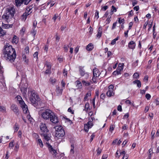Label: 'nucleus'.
<instances>
[{"instance_id": "nucleus-1", "label": "nucleus", "mask_w": 159, "mask_h": 159, "mask_svg": "<svg viewBox=\"0 0 159 159\" xmlns=\"http://www.w3.org/2000/svg\"><path fill=\"white\" fill-rule=\"evenodd\" d=\"M4 58L11 62L14 61L16 57V53L14 48L9 43H6L4 46L3 50Z\"/></svg>"}, {"instance_id": "nucleus-2", "label": "nucleus", "mask_w": 159, "mask_h": 159, "mask_svg": "<svg viewBox=\"0 0 159 159\" xmlns=\"http://www.w3.org/2000/svg\"><path fill=\"white\" fill-rule=\"evenodd\" d=\"M15 10L13 7H10L7 9L6 12L2 16V20L8 23L14 16Z\"/></svg>"}, {"instance_id": "nucleus-3", "label": "nucleus", "mask_w": 159, "mask_h": 159, "mask_svg": "<svg viewBox=\"0 0 159 159\" xmlns=\"http://www.w3.org/2000/svg\"><path fill=\"white\" fill-rule=\"evenodd\" d=\"M28 95L30 102L33 104L36 105L38 104L39 100V98L38 95L35 93L34 90H29Z\"/></svg>"}, {"instance_id": "nucleus-4", "label": "nucleus", "mask_w": 159, "mask_h": 159, "mask_svg": "<svg viewBox=\"0 0 159 159\" xmlns=\"http://www.w3.org/2000/svg\"><path fill=\"white\" fill-rule=\"evenodd\" d=\"M19 87L22 94L25 98H26L28 84L26 83V79L25 78L22 79L21 82L20 84Z\"/></svg>"}, {"instance_id": "nucleus-5", "label": "nucleus", "mask_w": 159, "mask_h": 159, "mask_svg": "<svg viewBox=\"0 0 159 159\" xmlns=\"http://www.w3.org/2000/svg\"><path fill=\"white\" fill-rule=\"evenodd\" d=\"M54 128L55 130V136L57 139L63 137L65 134V131L61 126H56Z\"/></svg>"}, {"instance_id": "nucleus-6", "label": "nucleus", "mask_w": 159, "mask_h": 159, "mask_svg": "<svg viewBox=\"0 0 159 159\" xmlns=\"http://www.w3.org/2000/svg\"><path fill=\"white\" fill-rule=\"evenodd\" d=\"M16 98L23 109L24 113L25 114L29 113L27 106L25 104L21 97L20 96L18 95L16 97Z\"/></svg>"}, {"instance_id": "nucleus-7", "label": "nucleus", "mask_w": 159, "mask_h": 159, "mask_svg": "<svg viewBox=\"0 0 159 159\" xmlns=\"http://www.w3.org/2000/svg\"><path fill=\"white\" fill-rule=\"evenodd\" d=\"M94 119V118L90 117L89 119V121L87 123L84 124V129L86 132H88L89 129L91 128L93 126V125L92 122L93 120Z\"/></svg>"}, {"instance_id": "nucleus-8", "label": "nucleus", "mask_w": 159, "mask_h": 159, "mask_svg": "<svg viewBox=\"0 0 159 159\" xmlns=\"http://www.w3.org/2000/svg\"><path fill=\"white\" fill-rule=\"evenodd\" d=\"M53 112L50 110H46L41 114V116L45 120H49Z\"/></svg>"}, {"instance_id": "nucleus-9", "label": "nucleus", "mask_w": 159, "mask_h": 159, "mask_svg": "<svg viewBox=\"0 0 159 159\" xmlns=\"http://www.w3.org/2000/svg\"><path fill=\"white\" fill-rule=\"evenodd\" d=\"M101 74L100 72L97 68L94 69L93 70V77L92 80L93 83H96L97 81Z\"/></svg>"}, {"instance_id": "nucleus-10", "label": "nucleus", "mask_w": 159, "mask_h": 159, "mask_svg": "<svg viewBox=\"0 0 159 159\" xmlns=\"http://www.w3.org/2000/svg\"><path fill=\"white\" fill-rule=\"evenodd\" d=\"M32 0H15V5L16 7H20L23 3L25 5H27Z\"/></svg>"}, {"instance_id": "nucleus-11", "label": "nucleus", "mask_w": 159, "mask_h": 159, "mask_svg": "<svg viewBox=\"0 0 159 159\" xmlns=\"http://www.w3.org/2000/svg\"><path fill=\"white\" fill-rule=\"evenodd\" d=\"M50 121L53 124H56L59 122L58 117L53 112H52L49 118Z\"/></svg>"}, {"instance_id": "nucleus-12", "label": "nucleus", "mask_w": 159, "mask_h": 159, "mask_svg": "<svg viewBox=\"0 0 159 159\" xmlns=\"http://www.w3.org/2000/svg\"><path fill=\"white\" fill-rule=\"evenodd\" d=\"M114 86L112 85H110L108 87V90L106 93L107 96L111 97L114 95Z\"/></svg>"}, {"instance_id": "nucleus-13", "label": "nucleus", "mask_w": 159, "mask_h": 159, "mask_svg": "<svg viewBox=\"0 0 159 159\" xmlns=\"http://www.w3.org/2000/svg\"><path fill=\"white\" fill-rule=\"evenodd\" d=\"M47 146L49 151L53 156L54 157H56L57 154L56 150L53 148L52 146L48 143H47Z\"/></svg>"}, {"instance_id": "nucleus-14", "label": "nucleus", "mask_w": 159, "mask_h": 159, "mask_svg": "<svg viewBox=\"0 0 159 159\" xmlns=\"http://www.w3.org/2000/svg\"><path fill=\"white\" fill-rule=\"evenodd\" d=\"M40 130L43 133H46L48 131L46 124L44 123H41L40 125Z\"/></svg>"}, {"instance_id": "nucleus-15", "label": "nucleus", "mask_w": 159, "mask_h": 159, "mask_svg": "<svg viewBox=\"0 0 159 159\" xmlns=\"http://www.w3.org/2000/svg\"><path fill=\"white\" fill-rule=\"evenodd\" d=\"M11 109L16 115L19 114L18 109L16 105L14 104L12 105L11 107Z\"/></svg>"}, {"instance_id": "nucleus-16", "label": "nucleus", "mask_w": 159, "mask_h": 159, "mask_svg": "<svg viewBox=\"0 0 159 159\" xmlns=\"http://www.w3.org/2000/svg\"><path fill=\"white\" fill-rule=\"evenodd\" d=\"M128 46L129 49H134L136 46V43L134 41H131L129 43Z\"/></svg>"}, {"instance_id": "nucleus-17", "label": "nucleus", "mask_w": 159, "mask_h": 159, "mask_svg": "<svg viewBox=\"0 0 159 159\" xmlns=\"http://www.w3.org/2000/svg\"><path fill=\"white\" fill-rule=\"evenodd\" d=\"M63 90V89H60L59 87H56V92L57 95H61L62 91Z\"/></svg>"}, {"instance_id": "nucleus-18", "label": "nucleus", "mask_w": 159, "mask_h": 159, "mask_svg": "<svg viewBox=\"0 0 159 159\" xmlns=\"http://www.w3.org/2000/svg\"><path fill=\"white\" fill-rule=\"evenodd\" d=\"M93 48V45L91 43H89L86 46V49L88 51H91Z\"/></svg>"}, {"instance_id": "nucleus-19", "label": "nucleus", "mask_w": 159, "mask_h": 159, "mask_svg": "<svg viewBox=\"0 0 159 159\" xmlns=\"http://www.w3.org/2000/svg\"><path fill=\"white\" fill-rule=\"evenodd\" d=\"M79 71L80 73V74L82 76H83L84 75V74L86 73L84 69L82 67H79Z\"/></svg>"}, {"instance_id": "nucleus-20", "label": "nucleus", "mask_w": 159, "mask_h": 159, "mask_svg": "<svg viewBox=\"0 0 159 159\" xmlns=\"http://www.w3.org/2000/svg\"><path fill=\"white\" fill-rule=\"evenodd\" d=\"M31 13V12H27V11H25V12L23 13L22 16L23 17V19H24L25 20L27 18V16L30 14Z\"/></svg>"}, {"instance_id": "nucleus-21", "label": "nucleus", "mask_w": 159, "mask_h": 159, "mask_svg": "<svg viewBox=\"0 0 159 159\" xmlns=\"http://www.w3.org/2000/svg\"><path fill=\"white\" fill-rule=\"evenodd\" d=\"M18 42V38L16 35H14L12 40V42L13 43L16 44Z\"/></svg>"}, {"instance_id": "nucleus-22", "label": "nucleus", "mask_w": 159, "mask_h": 159, "mask_svg": "<svg viewBox=\"0 0 159 159\" xmlns=\"http://www.w3.org/2000/svg\"><path fill=\"white\" fill-rule=\"evenodd\" d=\"M82 83L84 86H88L91 85V83H92V82L91 81L90 82H89L88 81H86L84 80H83L82 81Z\"/></svg>"}, {"instance_id": "nucleus-23", "label": "nucleus", "mask_w": 159, "mask_h": 159, "mask_svg": "<svg viewBox=\"0 0 159 159\" xmlns=\"http://www.w3.org/2000/svg\"><path fill=\"white\" fill-rule=\"evenodd\" d=\"M134 84H136L138 88H140L141 86V83L140 81L139 80H136L133 82Z\"/></svg>"}, {"instance_id": "nucleus-24", "label": "nucleus", "mask_w": 159, "mask_h": 159, "mask_svg": "<svg viewBox=\"0 0 159 159\" xmlns=\"http://www.w3.org/2000/svg\"><path fill=\"white\" fill-rule=\"evenodd\" d=\"M75 83L76 85V86L78 89H81L82 88V83H81L80 81L78 80L75 82Z\"/></svg>"}, {"instance_id": "nucleus-25", "label": "nucleus", "mask_w": 159, "mask_h": 159, "mask_svg": "<svg viewBox=\"0 0 159 159\" xmlns=\"http://www.w3.org/2000/svg\"><path fill=\"white\" fill-rule=\"evenodd\" d=\"M37 143L40 147L41 148L43 147V145L41 139H38L37 140Z\"/></svg>"}, {"instance_id": "nucleus-26", "label": "nucleus", "mask_w": 159, "mask_h": 159, "mask_svg": "<svg viewBox=\"0 0 159 159\" xmlns=\"http://www.w3.org/2000/svg\"><path fill=\"white\" fill-rule=\"evenodd\" d=\"M124 66V64H120V63L119 64L118 66L117 67V70L120 71L121 72L123 70V66Z\"/></svg>"}, {"instance_id": "nucleus-27", "label": "nucleus", "mask_w": 159, "mask_h": 159, "mask_svg": "<svg viewBox=\"0 0 159 159\" xmlns=\"http://www.w3.org/2000/svg\"><path fill=\"white\" fill-rule=\"evenodd\" d=\"M6 34V32L0 27V37L3 36Z\"/></svg>"}, {"instance_id": "nucleus-28", "label": "nucleus", "mask_w": 159, "mask_h": 159, "mask_svg": "<svg viewBox=\"0 0 159 159\" xmlns=\"http://www.w3.org/2000/svg\"><path fill=\"white\" fill-rule=\"evenodd\" d=\"M19 129V126L18 124L17 123H16L13 127V129L14 130V132H17Z\"/></svg>"}, {"instance_id": "nucleus-29", "label": "nucleus", "mask_w": 159, "mask_h": 159, "mask_svg": "<svg viewBox=\"0 0 159 159\" xmlns=\"http://www.w3.org/2000/svg\"><path fill=\"white\" fill-rule=\"evenodd\" d=\"M71 149L70 150V153L71 155H73L74 153V147L73 144H71Z\"/></svg>"}, {"instance_id": "nucleus-30", "label": "nucleus", "mask_w": 159, "mask_h": 159, "mask_svg": "<svg viewBox=\"0 0 159 159\" xmlns=\"http://www.w3.org/2000/svg\"><path fill=\"white\" fill-rule=\"evenodd\" d=\"M119 39V37L118 36L116 38L112 40L111 41V43H110L111 45H114L116 43V41L118 40Z\"/></svg>"}, {"instance_id": "nucleus-31", "label": "nucleus", "mask_w": 159, "mask_h": 159, "mask_svg": "<svg viewBox=\"0 0 159 159\" xmlns=\"http://www.w3.org/2000/svg\"><path fill=\"white\" fill-rule=\"evenodd\" d=\"M43 136L44 139L45 141H48L50 140L51 139L50 137L48 136L46 134H43Z\"/></svg>"}, {"instance_id": "nucleus-32", "label": "nucleus", "mask_w": 159, "mask_h": 159, "mask_svg": "<svg viewBox=\"0 0 159 159\" xmlns=\"http://www.w3.org/2000/svg\"><path fill=\"white\" fill-rule=\"evenodd\" d=\"M91 96V93L90 92H89L87 93L85 96L84 99V101H86L88 100V97L90 96Z\"/></svg>"}, {"instance_id": "nucleus-33", "label": "nucleus", "mask_w": 159, "mask_h": 159, "mask_svg": "<svg viewBox=\"0 0 159 159\" xmlns=\"http://www.w3.org/2000/svg\"><path fill=\"white\" fill-rule=\"evenodd\" d=\"M45 65L47 68H51V64L48 61L46 62Z\"/></svg>"}, {"instance_id": "nucleus-34", "label": "nucleus", "mask_w": 159, "mask_h": 159, "mask_svg": "<svg viewBox=\"0 0 159 159\" xmlns=\"http://www.w3.org/2000/svg\"><path fill=\"white\" fill-rule=\"evenodd\" d=\"M25 30V28L24 27H22V28L21 29V30L20 31V34L21 35H23L24 34Z\"/></svg>"}, {"instance_id": "nucleus-35", "label": "nucleus", "mask_w": 159, "mask_h": 159, "mask_svg": "<svg viewBox=\"0 0 159 159\" xmlns=\"http://www.w3.org/2000/svg\"><path fill=\"white\" fill-rule=\"evenodd\" d=\"M111 16H108V17L107 18L106 20V24H108L110 23V22L111 21Z\"/></svg>"}, {"instance_id": "nucleus-36", "label": "nucleus", "mask_w": 159, "mask_h": 159, "mask_svg": "<svg viewBox=\"0 0 159 159\" xmlns=\"http://www.w3.org/2000/svg\"><path fill=\"white\" fill-rule=\"evenodd\" d=\"M120 74V72L116 69V70L115 71L113 72V74L114 75H118Z\"/></svg>"}, {"instance_id": "nucleus-37", "label": "nucleus", "mask_w": 159, "mask_h": 159, "mask_svg": "<svg viewBox=\"0 0 159 159\" xmlns=\"http://www.w3.org/2000/svg\"><path fill=\"white\" fill-rule=\"evenodd\" d=\"M36 30L35 28H33L32 31H31V33L33 36H34L36 34Z\"/></svg>"}, {"instance_id": "nucleus-38", "label": "nucleus", "mask_w": 159, "mask_h": 159, "mask_svg": "<svg viewBox=\"0 0 159 159\" xmlns=\"http://www.w3.org/2000/svg\"><path fill=\"white\" fill-rule=\"evenodd\" d=\"M133 77L134 78L136 79H138L139 78V75L138 73H135L134 74Z\"/></svg>"}, {"instance_id": "nucleus-39", "label": "nucleus", "mask_w": 159, "mask_h": 159, "mask_svg": "<svg viewBox=\"0 0 159 159\" xmlns=\"http://www.w3.org/2000/svg\"><path fill=\"white\" fill-rule=\"evenodd\" d=\"M102 150L101 148H98L97 150V155H99L101 154L102 152Z\"/></svg>"}, {"instance_id": "nucleus-40", "label": "nucleus", "mask_w": 159, "mask_h": 159, "mask_svg": "<svg viewBox=\"0 0 159 159\" xmlns=\"http://www.w3.org/2000/svg\"><path fill=\"white\" fill-rule=\"evenodd\" d=\"M25 51L26 53L28 54L29 52V47L27 46L25 47Z\"/></svg>"}, {"instance_id": "nucleus-41", "label": "nucleus", "mask_w": 159, "mask_h": 159, "mask_svg": "<svg viewBox=\"0 0 159 159\" xmlns=\"http://www.w3.org/2000/svg\"><path fill=\"white\" fill-rule=\"evenodd\" d=\"M23 61H24L26 63H28V60L26 59V57L25 55H23Z\"/></svg>"}, {"instance_id": "nucleus-42", "label": "nucleus", "mask_w": 159, "mask_h": 159, "mask_svg": "<svg viewBox=\"0 0 159 159\" xmlns=\"http://www.w3.org/2000/svg\"><path fill=\"white\" fill-rule=\"evenodd\" d=\"M139 62V60H137L135 62H134L133 63L132 65L133 66L135 67L138 65V62Z\"/></svg>"}, {"instance_id": "nucleus-43", "label": "nucleus", "mask_w": 159, "mask_h": 159, "mask_svg": "<svg viewBox=\"0 0 159 159\" xmlns=\"http://www.w3.org/2000/svg\"><path fill=\"white\" fill-rule=\"evenodd\" d=\"M19 148V146L18 143H16V144L15 146V147L14 150L16 152L18 151V150Z\"/></svg>"}, {"instance_id": "nucleus-44", "label": "nucleus", "mask_w": 159, "mask_h": 159, "mask_svg": "<svg viewBox=\"0 0 159 159\" xmlns=\"http://www.w3.org/2000/svg\"><path fill=\"white\" fill-rule=\"evenodd\" d=\"M115 128V126L114 125H111L110 126L109 131L112 132V131Z\"/></svg>"}, {"instance_id": "nucleus-45", "label": "nucleus", "mask_w": 159, "mask_h": 159, "mask_svg": "<svg viewBox=\"0 0 159 159\" xmlns=\"http://www.w3.org/2000/svg\"><path fill=\"white\" fill-rule=\"evenodd\" d=\"M155 132L154 131H152L151 132V138L152 139H153L154 138V134H155Z\"/></svg>"}, {"instance_id": "nucleus-46", "label": "nucleus", "mask_w": 159, "mask_h": 159, "mask_svg": "<svg viewBox=\"0 0 159 159\" xmlns=\"http://www.w3.org/2000/svg\"><path fill=\"white\" fill-rule=\"evenodd\" d=\"M6 111V108L5 107L0 106V111Z\"/></svg>"}, {"instance_id": "nucleus-47", "label": "nucleus", "mask_w": 159, "mask_h": 159, "mask_svg": "<svg viewBox=\"0 0 159 159\" xmlns=\"http://www.w3.org/2000/svg\"><path fill=\"white\" fill-rule=\"evenodd\" d=\"M129 116V115L128 113H126L123 116V119H127L128 118Z\"/></svg>"}, {"instance_id": "nucleus-48", "label": "nucleus", "mask_w": 159, "mask_h": 159, "mask_svg": "<svg viewBox=\"0 0 159 159\" xmlns=\"http://www.w3.org/2000/svg\"><path fill=\"white\" fill-rule=\"evenodd\" d=\"M50 82L52 83H54L56 81V80L55 79L50 78Z\"/></svg>"}, {"instance_id": "nucleus-49", "label": "nucleus", "mask_w": 159, "mask_h": 159, "mask_svg": "<svg viewBox=\"0 0 159 159\" xmlns=\"http://www.w3.org/2000/svg\"><path fill=\"white\" fill-rule=\"evenodd\" d=\"M51 68H47V69L45 71V73L46 74H48L51 72Z\"/></svg>"}, {"instance_id": "nucleus-50", "label": "nucleus", "mask_w": 159, "mask_h": 159, "mask_svg": "<svg viewBox=\"0 0 159 159\" xmlns=\"http://www.w3.org/2000/svg\"><path fill=\"white\" fill-rule=\"evenodd\" d=\"M13 142H11L9 143V148H12L14 146L13 144Z\"/></svg>"}, {"instance_id": "nucleus-51", "label": "nucleus", "mask_w": 159, "mask_h": 159, "mask_svg": "<svg viewBox=\"0 0 159 159\" xmlns=\"http://www.w3.org/2000/svg\"><path fill=\"white\" fill-rule=\"evenodd\" d=\"M89 33L90 34H92L93 33V29L92 28V27L91 26H90L89 28Z\"/></svg>"}, {"instance_id": "nucleus-52", "label": "nucleus", "mask_w": 159, "mask_h": 159, "mask_svg": "<svg viewBox=\"0 0 159 159\" xmlns=\"http://www.w3.org/2000/svg\"><path fill=\"white\" fill-rule=\"evenodd\" d=\"M118 19H119V20H118L119 23L120 24L121 23H123L124 22V20L123 19H120V18H119Z\"/></svg>"}, {"instance_id": "nucleus-53", "label": "nucleus", "mask_w": 159, "mask_h": 159, "mask_svg": "<svg viewBox=\"0 0 159 159\" xmlns=\"http://www.w3.org/2000/svg\"><path fill=\"white\" fill-rule=\"evenodd\" d=\"M145 97L148 100H149L151 96L150 94L148 93L146 95Z\"/></svg>"}, {"instance_id": "nucleus-54", "label": "nucleus", "mask_w": 159, "mask_h": 159, "mask_svg": "<svg viewBox=\"0 0 159 159\" xmlns=\"http://www.w3.org/2000/svg\"><path fill=\"white\" fill-rule=\"evenodd\" d=\"M102 33L101 32H98L97 34L96 35L97 37L99 39L102 35Z\"/></svg>"}, {"instance_id": "nucleus-55", "label": "nucleus", "mask_w": 159, "mask_h": 159, "mask_svg": "<svg viewBox=\"0 0 159 159\" xmlns=\"http://www.w3.org/2000/svg\"><path fill=\"white\" fill-rule=\"evenodd\" d=\"M95 16L97 18V19L99 18V12L98 11H96Z\"/></svg>"}, {"instance_id": "nucleus-56", "label": "nucleus", "mask_w": 159, "mask_h": 159, "mask_svg": "<svg viewBox=\"0 0 159 159\" xmlns=\"http://www.w3.org/2000/svg\"><path fill=\"white\" fill-rule=\"evenodd\" d=\"M79 47L78 46H77L76 48H75L74 51L75 54L77 53L78 52L79 50Z\"/></svg>"}, {"instance_id": "nucleus-57", "label": "nucleus", "mask_w": 159, "mask_h": 159, "mask_svg": "<svg viewBox=\"0 0 159 159\" xmlns=\"http://www.w3.org/2000/svg\"><path fill=\"white\" fill-rule=\"evenodd\" d=\"M61 84L62 86V88L63 89L64 88L65 85V83L63 80L61 81Z\"/></svg>"}, {"instance_id": "nucleus-58", "label": "nucleus", "mask_w": 159, "mask_h": 159, "mask_svg": "<svg viewBox=\"0 0 159 159\" xmlns=\"http://www.w3.org/2000/svg\"><path fill=\"white\" fill-rule=\"evenodd\" d=\"M116 22L113 23L112 26V28H111L112 30L114 29L116 27Z\"/></svg>"}, {"instance_id": "nucleus-59", "label": "nucleus", "mask_w": 159, "mask_h": 159, "mask_svg": "<svg viewBox=\"0 0 159 159\" xmlns=\"http://www.w3.org/2000/svg\"><path fill=\"white\" fill-rule=\"evenodd\" d=\"M100 98L102 99H104V98L105 97V95L104 93H102L101 94L100 96Z\"/></svg>"}, {"instance_id": "nucleus-60", "label": "nucleus", "mask_w": 159, "mask_h": 159, "mask_svg": "<svg viewBox=\"0 0 159 159\" xmlns=\"http://www.w3.org/2000/svg\"><path fill=\"white\" fill-rule=\"evenodd\" d=\"M2 26L3 27L5 26V28H8L10 27L9 25H8L7 24H3V23H2Z\"/></svg>"}, {"instance_id": "nucleus-61", "label": "nucleus", "mask_w": 159, "mask_h": 159, "mask_svg": "<svg viewBox=\"0 0 159 159\" xmlns=\"http://www.w3.org/2000/svg\"><path fill=\"white\" fill-rule=\"evenodd\" d=\"M27 118L29 120L30 122L32 121L33 119L32 118H30V115H28L27 116Z\"/></svg>"}, {"instance_id": "nucleus-62", "label": "nucleus", "mask_w": 159, "mask_h": 159, "mask_svg": "<svg viewBox=\"0 0 159 159\" xmlns=\"http://www.w3.org/2000/svg\"><path fill=\"white\" fill-rule=\"evenodd\" d=\"M63 74L64 76H67V71L65 69H64L63 71Z\"/></svg>"}, {"instance_id": "nucleus-63", "label": "nucleus", "mask_w": 159, "mask_h": 159, "mask_svg": "<svg viewBox=\"0 0 159 159\" xmlns=\"http://www.w3.org/2000/svg\"><path fill=\"white\" fill-rule=\"evenodd\" d=\"M85 76V78L86 79H87L89 78V74H88V73L86 72V73L85 74H84V75Z\"/></svg>"}, {"instance_id": "nucleus-64", "label": "nucleus", "mask_w": 159, "mask_h": 159, "mask_svg": "<svg viewBox=\"0 0 159 159\" xmlns=\"http://www.w3.org/2000/svg\"><path fill=\"white\" fill-rule=\"evenodd\" d=\"M108 156L106 154H103L102 156V159H107Z\"/></svg>"}]
</instances>
